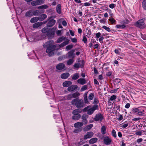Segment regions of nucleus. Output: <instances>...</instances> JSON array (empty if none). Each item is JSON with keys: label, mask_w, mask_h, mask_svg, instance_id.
I'll use <instances>...</instances> for the list:
<instances>
[{"label": "nucleus", "mask_w": 146, "mask_h": 146, "mask_svg": "<svg viewBox=\"0 0 146 146\" xmlns=\"http://www.w3.org/2000/svg\"><path fill=\"white\" fill-rule=\"evenodd\" d=\"M111 139L108 136L105 137L104 139V143L106 145H109L111 144Z\"/></svg>", "instance_id": "obj_7"}, {"label": "nucleus", "mask_w": 146, "mask_h": 146, "mask_svg": "<svg viewBox=\"0 0 146 146\" xmlns=\"http://www.w3.org/2000/svg\"><path fill=\"white\" fill-rule=\"evenodd\" d=\"M88 87V86L87 85H85L83 86H82L81 88V92L83 91L86 90Z\"/></svg>", "instance_id": "obj_40"}, {"label": "nucleus", "mask_w": 146, "mask_h": 146, "mask_svg": "<svg viewBox=\"0 0 146 146\" xmlns=\"http://www.w3.org/2000/svg\"><path fill=\"white\" fill-rule=\"evenodd\" d=\"M72 105H75L76 107L78 108H83L84 107V102L82 100L75 99L71 102Z\"/></svg>", "instance_id": "obj_4"}, {"label": "nucleus", "mask_w": 146, "mask_h": 146, "mask_svg": "<svg viewBox=\"0 0 146 146\" xmlns=\"http://www.w3.org/2000/svg\"><path fill=\"white\" fill-rule=\"evenodd\" d=\"M48 21L47 24V27H50L53 26L56 23V21L54 19H48Z\"/></svg>", "instance_id": "obj_10"}, {"label": "nucleus", "mask_w": 146, "mask_h": 146, "mask_svg": "<svg viewBox=\"0 0 146 146\" xmlns=\"http://www.w3.org/2000/svg\"><path fill=\"white\" fill-rule=\"evenodd\" d=\"M43 1L40 0L34 1L31 3V4L33 6H36L43 3Z\"/></svg>", "instance_id": "obj_8"}, {"label": "nucleus", "mask_w": 146, "mask_h": 146, "mask_svg": "<svg viewBox=\"0 0 146 146\" xmlns=\"http://www.w3.org/2000/svg\"><path fill=\"white\" fill-rule=\"evenodd\" d=\"M142 6L143 9L146 10V0H144L142 2Z\"/></svg>", "instance_id": "obj_31"}, {"label": "nucleus", "mask_w": 146, "mask_h": 146, "mask_svg": "<svg viewBox=\"0 0 146 146\" xmlns=\"http://www.w3.org/2000/svg\"><path fill=\"white\" fill-rule=\"evenodd\" d=\"M102 28L103 29H104L108 32H110L111 31V30L110 28L109 27H107L106 26H103L102 27Z\"/></svg>", "instance_id": "obj_35"}, {"label": "nucleus", "mask_w": 146, "mask_h": 146, "mask_svg": "<svg viewBox=\"0 0 146 146\" xmlns=\"http://www.w3.org/2000/svg\"><path fill=\"white\" fill-rule=\"evenodd\" d=\"M94 94L93 93H91L90 94L88 98L89 100H92L93 99L94 97Z\"/></svg>", "instance_id": "obj_42"}, {"label": "nucleus", "mask_w": 146, "mask_h": 146, "mask_svg": "<svg viewBox=\"0 0 146 146\" xmlns=\"http://www.w3.org/2000/svg\"><path fill=\"white\" fill-rule=\"evenodd\" d=\"M73 98L72 94H70L67 96V99L68 100H70Z\"/></svg>", "instance_id": "obj_48"}, {"label": "nucleus", "mask_w": 146, "mask_h": 146, "mask_svg": "<svg viewBox=\"0 0 146 146\" xmlns=\"http://www.w3.org/2000/svg\"><path fill=\"white\" fill-rule=\"evenodd\" d=\"M65 67L64 64L62 63H60L57 64L56 66V69L59 70H62Z\"/></svg>", "instance_id": "obj_12"}, {"label": "nucleus", "mask_w": 146, "mask_h": 146, "mask_svg": "<svg viewBox=\"0 0 146 146\" xmlns=\"http://www.w3.org/2000/svg\"><path fill=\"white\" fill-rule=\"evenodd\" d=\"M69 76V73L68 72L64 73L61 75V77L62 79H65L68 78Z\"/></svg>", "instance_id": "obj_15"}, {"label": "nucleus", "mask_w": 146, "mask_h": 146, "mask_svg": "<svg viewBox=\"0 0 146 146\" xmlns=\"http://www.w3.org/2000/svg\"><path fill=\"white\" fill-rule=\"evenodd\" d=\"M70 38L73 42H77V39L76 38H71L70 37Z\"/></svg>", "instance_id": "obj_49"}, {"label": "nucleus", "mask_w": 146, "mask_h": 146, "mask_svg": "<svg viewBox=\"0 0 146 146\" xmlns=\"http://www.w3.org/2000/svg\"><path fill=\"white\" fill-rule=\"evenodd\" d=\"M101 35V34L100 32H98L96 34V37L97 38H99Z\"/></svg>", "instance_id": "obj_54"}, {"label": "nucleus", "mask_w": 146, "mask_h": 146, "mask_svg": "<svg viewBox=\"0 0 146 146\" xmlns=\"http://www.w3.org/2000/svg\"><path fill=\"white\" fill-rule=\"evenodd\" d=\"M73 98H76L78 97L80 95V94L79 92H76L75 93H74L72 94Z\"/></svg>", "instance_id": "obj_39"}, {"label": "nucleus", "mask_w": 146, "mask_h": 146, "mask_svg": "<svg viewBox=\"0 0 146 146\" xmlns=\"http://www.w3.org/2000/svg\"><path fill=\"white\" fill-rule=\"evenodd\" d=\"M79 77V74L78 73H75L73 75L72 77V79L74 80H76L78 79Z\"/></svg>", "instance_id": "obj_28"}, {"label": "nucleus", "mask_w": 146, "mask_h": 146, "mask_svg": "<svg viewBox=\"0 0 146 146\" xmlns=\"http://www.w3.org/2000/svg\"><path fill=\"white\" fill-rule=\"evenodd\" d=\"M82 41L84 42V43H86V42L87 39L85 36H84L82 39Z\"/></svg>", "instance_id": "obj_58"}, {"label": "nucleus", "mask_w": 146, "mask_h": 146, "mask_svg": "<svg viewBox=\"0 0 146 146\" xmlns=\"http://www.w3.org/2000/svg\"><path fill=\"white\" fill-rule=\"evenodd\" d=\"M39 11L38 10H36L33 12V14L34 15H38V14Z\"/></svg>", "instance_id": "obj_51"}, {"label": "nucleus", "mask_w": 146, "mask_h": 146, "mask_svg": "<svg viewBox=\"0 0 146 146\" xmlns=\"http://www.w3.org/2000/svg\"><path fill=\"white\" fill-rule=\"evenodd\" d=\"M74 62L73 58L69 60L67 62V64L68 65H71Z\"/></svg>", "instance_id": "obj_34"}, {"label": "nucleus", "mask_w": 146, "mask_h": 146, "mask_svg": "<svg viewBox=\"0 0 146 146\" xmlns=\"http://www.w3.org/2000/svg\"><path fill=\"white\" fill-rule=\"evenodd\" d=\"M48 7V6L46 5H44L38 7V9H47Z\"/></svg>", "instance_id": "obj_33"}, {"label": "nucleus", "mask_w": 146, "mask_h": 146, "mask_svg": "<svg viewBox=\"0 0 146 146\" xmlns=\"http://www.w3.org/2000/svg\"><path fill=\"white\" fill-rule=\"evenodd\" d=\"M98 106L95 105L92 107L90 106H88L84 108L83 110L84 111H87L88 114L91 115L94 112V111L98 108Z\"/></svg>", "instance_id": "obj_3"}, {"label": "nucleus", "mask_w": 146, "mask_h": 146, "mask_svg": "<svg viewBox=\"0 0 146 146\" xmlns=\"http://www.w3.org/2000/svg\"><path fill=\"white\" fill-rule=\"evenodd\" d=\"M33 15V12L32 10H30L27 12L25 14V16L27 17H30Z\"/></svg>", "instance_id": "obj_22"}, {"label": "nucleus", "mask_w": 146, "mask_h": 146, "mask_svg": "<svg viewBox=\"0 0 146 146\" xmlns=\"http://www.w3.org/2000/svg\"><path fill=\"white\" fill-rule=\"evenodd\" d=\"M81 130L79 129H75L74 131H73V132L74 133H78L79 132H80L81 131Z\"/></svg>", "instance_id": "obj_53"}, {"label": "nucleus", "mask_w": 146, "mask_h": 146, "mask_svg": "<svg viewBox=\"0 0 146 146\" xmlns=\"http://www.w3.org/2000/svg\"><path fill=\"white\" fill-rule=\"evenodd\" d=\"M88 117V115L86 114H83L82 116V121L84 124H86L88 123V121L86 119Z\"/></svg>", "instance_id": "obj_13"}, {"label": "nucleus", "mask_w": 146, "mask_h": 146, "mask_svg": "<svg viewBox=\"0 0 146 146\" xmlns=\"http://www.w3.org/2000/svg\"><path fill=\"white\" fill-rule=\"evenodd\" d=\"M78 83L84 85L86 83V82L84 78H80L77 80Z\"/></svg>", "instance_id": "obj_18"}, {"label": "nucleus", "mask_w": 146, "mask_h": 146, "mask_svg": "<svg viewBox=\"0 0 146 146\" xmlns=\"http://www.w3.org/2000/svg\"><path fill=\"white\" fill-rule=\"evenodd\" d=\"M81 112L82 111L80 110L77 109L73 110L72 112V113L73 115L79 114V113Z\"/></svg>", "instance_id": "obj_23"}, {"label": "nucleus", "mask_w": 146, "mask_h": 146, "mask_svg": "<svg viewBox=\"0 0 146 146\" xmlns=\"http://www.w3.org/2000/svg\"><path fill=\"white\" fill-rule=\"evenodd\" d=\"M121 80L119 79L116 78L115 80V81L116 82L119 83L120 82Z\"/></svg>", "instance_id": "obj_62"}, {"label": "nucleus", "mask_w": 146, "mask_h": 146, "mask_svg": "<svg viewBox=\"0 0 146 146\" xmlns=\"http://www.w3.org/2000/svg\"><path fill=\"white\" fill-rule=\"evenodd\" d=\"M84 100L85 103L86 104H88V102L87 96L85 97L84 98Z\"/></svg>", "instance_id": "obj_61"}, {"label": "nucleus", "mask_w": 146, "mask_h": 146, "mask_svg": "<svg viewBox=\"0 0 146 146\" xmlns=\"http://www.w3.org/2000/svg\"><path fill=\"white\" fill-rule=\"evenodd\" d=\"M94 82L95 84H96L97 85H99V83L98 81L95 79H94Z\"/></svg>", "instance_id": "obj_56"}, {"label": "nucleus", "mask_w": 146, "mask_h": 146, "mask_svg": "<svg viewBox=\"0 0 146 146\" xmlns=\"http://www.w3.org/2000/svg\"><path fill=\"white\" fill-rule=\"evenodd\" d=\"M52 41H49L46 42L43 45L44 48H46V52L50 56H53L54 54L56 45L53 44Z\"/></svg>", "instance_id": "obj_1"}, {"label": "nucleus", "mask_w": 146, "mask_h": 146, "mask_svg": "<svg viewBox=\"0 0 146 146\" xmlns=\"http://www.w3.org/2000/svg\"><path fill=\"white\" fill-rule=\"evenodd\" d=\"M94 135V133L92 131L88 132L84 136V139H86L91 138Z\"/></svg>", "instance_id": "obj_9"}, {"label": "nucleus", "mask_w": 146, "mask_h": 146, "mask_svg": "<svg viewBox=\"0 0 146 146\" xmlns=\"http://www.w3.org/2000/svg\"><path fill=\"white\" fill-rule=\"evenodd\" d=\"M109 21L110 22L111 24H113L115 22V20L113 18L111 17L109 19Z\"/></svg>", "instance_id": "obj_46"}, {"label": "nucleus", "mask_w": 146, "mask_h": 146, "mask_svg": "<svg viewBox=\"0 0 146 146\" xmlns=\"http://www.w3.org/2000/svg\"><path fill=\"white\" fill-rule=\"evenodd\" d=\"M16 11L17 14L19 15L22 12V10L21 8H17L16 9Z\"/></svg>", "instance_id": "obj_37"}, {"label": "nucleus", "mask_w": 146, "mask_h": 146, "mask_svg": "<svg viewBox=\"0 0 146 146\" xmlns=\"http://www.w3.org/2000/svg\"><path fill=\"white\" fill-rule=\"evenodd\" d=\"M47 17V15L45 14H43L41 15L39 17H38L39 18V20L40 21H42Z\"/></svg>", "instance_id": "obj_25"}, {"label": "nucleus", "mask_w": 146, "mask_h": 146, "mask_svg": "<svg viewBox=\"0 0 146 146\" xmlns=\"http://www.w3.org/2000/svg\"><path fill=\"white\" fill-rule=\"evenodd\" d=\"M83 124L82 122H78L74 124V126L75 128H78L82 126Z\"/></svg>", "instance_id": "obj_19"}, {"label": "nucleus", "mask_w": 146, "mask_h": 146, "mask_svg": "<svg viewBox=\"0 0 146 146\" xmlns=\"http://www.w3.org/2000/svg\"><path fill=\"white\" fill-rule=\"evenodd\" d=\"M77 88V86L76 85H74L71 86L68 88V90L69 91H72L74 90H76Z\"/></svg>", "instance_id": "obj_11"}, {"label": "nucleus", "mask_w": 146, "mask_h": 146, "mask_svg": "<svg viewBox=\"0 0 146 146\" xmlns=\"http://www.w3.org/2000/svg\"><path fill=\"white\" fill-rule=\"evenodd\" d=\"M115 6L116 5L115 4L113 3H111L109 5V7L111 9H113Z\"/></svg>", "instance_id": "obj_50"}, {"label": "nucleus", "mask_w": 146, "mask_h": 146, "mask_svg": "<svg viewBox=\"0 0 146 146\" xmlns=\"http://www.w3.org/2000/svg\"><path fill=\"white\" fill-rule=\"evenodd\" d=\"M135 25L140 29H143L145 27V25L143 19H141L138 21L135 24Z\"/></svg>", "instance_id": "obj_5"}, {"label": "nucleus", "mask_w": 146, "mask_h": 146, "mask_svg": "<svg viewBox=\"0 0 146 146\" xmlns=\"http://www.w3.org/2000/svg\"><path fill=\"white\" fill-rule=\"evenodd\" d=\"M73 47V45L72 44H70L67 46L66 47V50L68 51L70 50Z\"/></svg>", "instance_id": "obj_38"}, {"label": "nucleus", "mask_w": 146, "mask_h": 146, "mask_svg": "<svg viewBox=\"0 0 146 146\" xmlns=\"http://www.w3.org/2000/svg\"><path fill=\"white\" fill-rule=\"evenodd\" d=\"M106 127L103 125L101 127V133L103 134H105L106 133Z\"/></svg>", "instance_id": "obj_29"}, {"label": "nucleus", "mask_w": 146, "mask_h": 146, "mask_svg": "<svg viewBox=\"0 0 146 146\" xmlns=\"http://www.w3.org/2000/svg\"><path fill=\"white\" fill-rule=\"evenodd\" d=\"M42 22H38L34 24L33 25V27L34 28H36L42 25Z\"/></svg>", "instance_id": "obj_20"}, {"label": "nucleus", "mask_w": 146, "mask_h": 146, "mask_svg": "<svg viewBox=\"0 0 146 146\" xmlns=\"http://www.w3.org/2000/svg\"><path fill=\"white\" fill-rule=\"evenodd\" d=\"M50 29H49L47 27H45L43 28L42 30V32L43 33H47V32L49 31Z\"/></svg>", "instance_id": "obj_30"}, {"label": "nucleus", "mask_w": 146, "mask_h": 146, "mask_svg": "<svg viewBox=\"0 0 146 146\" xmlns=\"http://www.w3.org/2000/svg\"><path fill=\"white\" fill-rule=\"evenodd\" d=\"M56 10L58 13H60L61 12V6L60 4H59L57 5Z\"/></svg>", "instance_id": "obj_27"}, {"label": "nucleus", "mask_w": 146, "mask_h": 146, "mask_svg": "<svg viewBox=\"0 0 146 146\" xmlns=\"http://www.w3.org/2000/svg\"><path fill=\"white\" fill-rule=\"evenodd\" d=\"M74 50H72L69 52L68 53V56L69 58H73L75 57V55L74 54Z\"/></svg>", "instance_id": "obj_14"}, {"label": "nucleus", "mask_w": 146, "mask_h": 146, "mask_svg": "<svg viewBox=\"0 0 146 146\" xmlns=\"http://www.w3.org/2000/svg\"><path fill=\"white\" fill-rule=\"evenodd\" d=\"M38 20H39L38 17H35L31 19L30 21L32 23H34L35 22L37 21Z\"/></svg>", "instance_id": "obj_26"}, {"label": "nucleus", "mask_w": 146, "mask_h": 146, "mask_svg": "<svg viewBox=\"0 0 146 146\" xmlns=\"http://www.w3.org/2000/svg\"><path fill=\"white\" fill-rule=\"evenodd\" d=\"M72 84V82L70 81H66L63 83V86L64 87H68L71 85Z\"/></svg>", "instance_id": "obj_17"}, {"label": "nucleus", "mask_w": 146, "mask_h": 146, "mask_svg": "<svg viewBox=\"0 0 146 146\" xmlns=\"http://www.w3.org/2000/svg\"><path fill=\"white\" fill-rule=\"evenodd\" d=\"M93 124H91L87 126L84 129H85V131H88L89 129H90L93 127Z\"/></svg>", "instance_id": "obj_32"}, {"label": "nucleus", "mask_w": 146, "mask_h": 146, "mask_svg": "<svg viewBox=\"0 0 146 146\" xmlns=\"http://www.w3.org/2000/svg\"><path fill=\"white\" fill-rule=\"evenodd\" d=\"M130 106V104L129 103H127L125 105V108H126L128 109L129 108Z\"/></svg>", "instance_id": "obj_60"}, {"label": "nucleus", "mask_w": 146, "mask_h": 146, "mask_svg": "<svg viewBox=\"0 0 146 146\" xmlns=\"http://www.w3.org/2000/svg\"><path fill=\"white\" fill-rule=\"evenodd\" d=\"M64 40V41L59 45L60 48H62L68 44L70 40L63 36L60 37L57 40L56 42L57 43H60Z\"/></svg>", "instance_id": "obj_2"}, {"label": "nucleus", "mask_w": 146, "mask_h": 146, "mask_svg": "<svg viewBox=\"0 0 146 146\" xmlns=\"http://www.w3.org/2000/svg\"><path fill=\"white\" fill-rule=\"evenodd\" d=\"M141 37L143 39L146 40V35H143V34L141 35Z\"/></svg>", "instance_id": "obj_64"}, {"label": "nucleus", "mask_w": 146, "mask_h": 146, "mask_svg": "<svg viewBox=\"0 0 146 146\" xmlns=\"http://www.w3.org/2000/svg\"><path fill=\"white\" fill-rule=\"evenodd\" d=\"M144 132V131L143 130L140 131H136L135 133V134L138 135H142V132Z\"/></svg>", "instance_id": "obj_43"}, {"label": "nucleus", "mask_w": 146, "mask_h": 146, "mask_svg": "<svg viewBox=\"0 0 146 146\" xmlns=\"http://www.w3.org/2000/svg\"><path fill=\"white\" fill-rule=\"evenodd\" d=\"M117 96L115 95H113L111 97L110 100V101H113L116 98Z\"/></svg>", "instance_id": "obj_44"}, {"label": "nucleus", "mask_w": 146, "mask_h": 146, "mask_svg": "<svg viewBox=\"0 0 146 146\" xmlns=\"http://www.w3.org/2000/svg\"><path fill=\"white\" fill-rule=\"evenodd\" d=\"M98 141V139L96 137L93 138L91 139L89 141L90 144H93L96 142Z\"/></svg>", "instance_id": "obj_21"}, {"label": "nucleus", "mask_w": 146, "mask_h": 146, "mask_svg": "<svg viewBox=\"0 0 146 146\" xmlns=\"http://www.w3.org/2000/svg\"><path fill=\"white\" fill-rule=\"evenodd\" d=\"M99 102V101L96 98H95L94 99V103L95 104H97Z\"/></svg>", "instance_id": "obj_59"}, {"label": "nucleus", "mask_w": 146, "mask_h": 146, "mask_svg": "<svg viewBox=\"0 0 146 146\" xmlns=\"http://www.w3.org/2000/svg\"><path fill=\"white\" fill-rule=\"evenodd\" d=\"M128 125V123H126L124 124L121 125V127H122V128H124L126 127Z\"/></svg>", "instance_id": "obj_52"}, {"label": "nucleus", "mask_w": 146, "mask_h": 146, "mask_svg": "<svg viewBox=\"0 0 146 146\" xmlns=\"http://www.w3.org/2000/svg\"><path fill=\"white\" fill-rule=\"evenodd\" d=\"M104 38L102 36L100 37L99 39V41L101 43H103V40L104 39Z\"/></svg>", "instance_id": "obj_57"}, {"label": "nucleus", "mask_w": 146, "mask_h": 146, "mask_svg": "<svg viewBox=\"0 0 146 146\" xmlns=\"http://www.w3.org/2000/svg\"><path fill=\"white\" fill-rule=\"evenodd\" d=\"M103 118V115L100 113H99L96 115L94 120L95 121H100L101 122Z\"/></svg>", "instance_id": "obj_6"}, {"label": "nucleus", "mask_w": 146, "mask_h": 146, "mask_svg": "<svg viewBox=\"0 0 146 146\" xmlns=\"http://www.w3.org/2000/svg\"><path fill=\"white\" fill-rule=\"evenodd\" d=\"M139 111V110L138 108H134L132 109V111L133 112L135 113L138 112Z\"/></svg>", "instance_id": "obj_45"}, {"label": "nucleus", "mask_w": 146, "mask_h": 146, "mask_svg": "<svg viewBox=\"0 0 146 146\" xmlns=\"http://www.w3.org/2000/svg\"><path fill=\"white\" fill-rule=\"evenodd\" d=\"M91 4L89 2H86L84 3L83 6H89Z\"/></svg>", "instance_id": "obj_55"}, {"label": "nucleus", "mask_w": 146, "mask_h": 146, "mask_svg": "<svg viewBox=\"0 0 146 146\" xmlns=\"http://www.w3.org/2000/svg\"><path fill=\"white\" fill-rule=\"evenodd\" d=\"M62 24L64 26H66L67 25V23L65 21H64L62 22Z\"/></svg>", "instance_id": "obj_63"}, {"label": "nucleus", "mask_w": 146, "mask_h": 146, "mask_svg": "<svg viewBox=\"0 0 146 146\" xmlns=\"http://www.w3.org/2000/svg\"><path fill=\"white\" fill-rule=\"evenodd\" d=\"M80 115L79 114L73 115L72 116V118L74 120H78L81 117Z\"/></svg>", "instance_id": "obj_24"}, {"label": "nucleus", "mask_w": 146, "mask_h": 146, "mask_svg": "<svg viewBox=\"0 0 146 146\" xmlns=\"http://www.w3.org/2000/svg\"><path fill=\"white\" fill-rule=\"evenodd\" d=\"M116 27L117 29L124 28L125 27V26L124 25H117L116 26Z\"/></svg>", "instance_id": "obj_36"}, {"label": "nucleus", "mask_w": 146, "mask_h": 146, "mask_svg": "<svg viewBox=\"0 0 146 146\" xmlns=\"http://www.w3.org/2000/svg\"><path fill=\"white\" fill-rule=\"evenodd\" d=\"M54 34V32L52 29H50L47 33V35L48 37H51L53 36Z\"/></svg>", "instance_id": "obj_16"}, {"label": "nucleus", "mask_w": 146, "mask_h": 146, "mask_svg": "<svg viewBox=\"0 0 146 146\" xmlns=\"http://www.w3.org/2000/svg\"><path fill=\"white\" fill-rule=\"evenodd\" d=\"M111 134L115 138L117 137V135L116 133V132L115 130L113 129L112 130L111 132Z\"/></svg>", "instance_id": "obj_41"}, {"label": "nucleus", "mask_w": 146, "mask_h": 146, "mask_svg": "<svg viewBox=\"0 0 146 146\" xmlns=\"http://www.w3.org/2000/svg\"><path fill=\"white\" fill-rule=\"evenodd\" d=\"M74 67L76 68H79L81 67V65L79 63H76L74 65Z\"/></svg>", "instance_id": "obj_47"}]
</instances>
